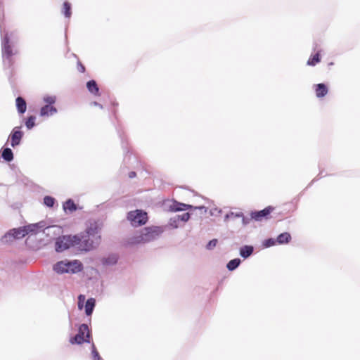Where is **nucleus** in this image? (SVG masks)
Listing matches in <instances>:
<instances>
[{
	"instance_id": "f257e3e1",
	"label": "nucleus",
	"mask_w": 360,
	"mask_h": 360,
	"mask_svg": "<svg viewBox=\"0 0 360 360\" xmlns=\"http://www.w3.org/2000/svg\"><path fill=\"white\" fill-rule=\"evenodd\" d=\"M77 242V248L82 251H90L101 243L98 227L96 224H91L85 232L75 235Z\"/></svg>"
},
{
	"instance_id": "f03ea898",
	"label": "nucleus",
	"mask_w": 360,
	"mask_h": 360,
	"mask_svg": "<svg viewBox=\"0 0 360 360\" xmlns=\"http://www.w3.org/2000/svg\"><path fill=\"white\" fill-rule=\"evenodd\" d=\"M163 231L161 226H153L146 227L131 238V243L139 244L150 242L158 238Z\"/></svg>"
},
{
	"instance_id": "7ed1b4c3",
	"label": "nucleus",
	"mask_w": 360,
	"mask_h": 360,
	"mask_svg": "<svg viewBox=\"0 0 360 360\" xmlns=\"http://www.w3.org/2000/svg\"><path fill=\"white\" fill-rule=\"evenodd\" d=\"M127 219L133 226H139L146 224L148 214L141 210L131 211L128 213Z\"/></svg>"
},
{
	"instance_id": "20e7f679",
	"label": "nucleus",
	"mask_w": 360,
	"mask_h": 360,
	"mask_svg": "<svg viewBox=\"0 0 360 360\" xmlns=\"http://www.w3.org/2000/svg\"><path fill=\"white\" fill-rule=\"evenodd\" d=\"M55 247L57 252H63L70 247H77L75 236H63L58 238Z\"/></svg>"
},
{
	"instance_id": "39448f33",
	"label": "nucleus",
	"mask_w": 360,
	"mask_h": 360,
	"mask_svg": "<svg viewBox=\"0 0 360 360\" xmlns=\"http://www.w3.org/2000/svg\"><path fill=\"white\" fill-rule=\"evenodd\" d=\"M36 229L37 225L35 224H30L18 229H13L10 230L5 237H13L14 239H20L25 237L29 233L34 232Z\"/></svg>"
},
{
	"instance_id": "423d86ee",
	"label": "nucleus",
	"mask_w": 360,
	"mask_h": 360,
	"mask_svg": "<svg viewBox=\"0 0 360 360\" xmlns=\"http://www.w3.org/2000/svg\"><path fill=\"white\" fill-rule=\"evenodd\" d=\"M90 332L86 324H82L78 330V333L70 338L71 344H82L84 342H89Z\"/></svg>"
},
{
	"instance_id": "0eeeda50",
	"label": "nucleus",
	"mask_w": 360,
	"mask_h": 360,
	"mask_svg": "<svg viewBox=\"0 0 360 360\" xmlns=\"http://www.w3.org/2000/svg\"><path fill=\"white\" fill-rule=\"evenodd\" d=\"M274 210L272 206H268L262 210L254 211L250 213V218L255 221H260L263 219H268L271 213Z\"/></svg>"
},
{
	"instance_id": "6e6552de",
	"label": "nucleus",
	"mask_w": 360,
	"mask_h": 360,
	"mask_svg": "<svg viewBox=\"0 0 360 360\" xmlns=\"http://www.w3.org/2000/svg\"><path fill=\"white\" fill-rule=\"evenodd\" d=\"M22 136L23 133L22 131H20V127H15L10 135L11 146L14 148L16 146L19 145L22 138Z\"/></svg>"
},
{
	"instance_id": "1a4fd4ad",
	"label": "nucleus",
	"mask_w": 360,
	"mask_h": 360,
	"mask_svg": "<svg viewBox=\"0 0 360 360\" xmlns=\"http://www.w3.org/2000/svg\"><path fill=\"white\" fill-rule=\"evenodd\" d=\"M83 266L80 261L74 260L71 262L67 261L68 273L75 274L82 270Z\"/></svg>"
},
{
	"instance_id": "9d476101",
	"label": "nucleus",
	"mask_w": 360,
	"mask_h": 360,
	"mask_svg": "<svg viewBox=\"0 0 360 360\" xmlns=\"http://www.w3.org/2000/svg\"><path fill=\"white\" fill-rule=\"evenodd\" d=\"M2 54L4 57H6L8 59L13 55L12 47L9 44V39L7 37L4 40Z\"/></svg>"
},
{
	"instance_id": "9b49d317",
	"label": "nucleus",
	"mask_w": 360,
	"mask_h": 360,
	"mask_svg": "<svg viewBox=\"0 0 360 360\" xmlns=\"http://www.w3.org/2000/svg\"><path fill=\"white\" fill-rule=\"evenodd\" d=\"M314 91L318 98H323L328 94V89L326 84L320 83L314 85Z\"/></svg>"
},
{
	"instance_id": "f8f14e48",
	"label": "nucleus",
	"mask_w": 360,
	"mask_h": 360,
	"mask_svg": "<svg viewBox=\"0 0 360 360\" xmlns=\"http://www.w3.org/2000/svg\"><path fill=\"white\" fill-rule=\"evenodd\" d=\"M56 112H57V110L55 107L50 105H46L41 108L40 115L43 116V117L44 116H49V115H53Z\"/></svg>"
},
{
	"instance_id": "ddd939ff",
	"label": "nucleus",
	"mask_w": 360,
	"mask_h": 360,
	"mask_svg": "<svg viewBox=\"0 0 360 360\" xmlns=\"http://www.w3.org/2000/svg\"><path fill=\"white\" fill-rule=\"evenodd\" d=\"M191 206L187 204L174 202L171 206H170V210L172 212H178V211H182V210H186L189 208H191Z\"/></svg>"
},
{
	"instance_id": "4468645a",
	"label": "nucleus",
	"mask_w": 360,
	"mask_h": 360,
	"mask_svg": "<svg viewBox=\"0 0 360 360\" xmlns=\"http://www.w3.org/2000/svg\"><path fill=\"white\" fill-rule=\"evenodd\" d=\"M53 270L58 274L68 273L67 261H60L57 262L53 266Z\"/></svg>"
},
{
	"instance_id": "2eb2a0df",
	"label": "nucleus",
	"mask_w": 360,
	"mask_h": 360,
	"mask_svg": "<svg viewBox=\"0 0 360 360\" xmlns=\"http://www.w3.org/2000/svg\"><path fill=\"white\" fill-rule=\"evenodd\" d=\"M16 107L19 113H24L27 109V104L25 99L22 97H18L15 100Z\"/></svg>"
},
{
	"instance_id": "dca6fc26",
	"label": "nucleus",
	"mask_w": 360,
	"mask_h": 360,
	"mask_svg": "<svg viewBox=\"0 0 360 360\" xmlns=\"http://www.w3.org/2000/svg\"><path fill=\"white\" fill-rule=\"evenodd\" d=\"M86 87L89 91L95 96H99V89L94 80H90L86 83Z\"/></svg>"
},
{
	"instance_id": "f3484780",
	"label": "nucleus",
	"mask_w": 360,
	"mask_h": 360,
	"mask_svg": "<svg viewBox=\"0 0 360 360\" xmlns=\"http://www.w3.org/2000/svg\"><path fill=\"white\" fill-rule=\"evenodd\" d=\"M95 300L94 298H90L87 300L85 304V312L87 316L91 315L94 308L95 307Z\"/></svg>"
},
{
	"instance_id": "a211bd4d",
	"label": "nucleus",
	"mask_w": 360,
	"mask_h": 360,
	"mask_svg": "<svg viewBox=\"0 0 360 360\" xmlns=\"http://www.w3.org/2000/svg\"><path fill=\"white\" fill-rule=\"evenodd\" d=\"M63 209L65 212H72L77 210V205L72 200L69 199L63 204Z\"/></svg>"
},
{
	"instance_id": "6ab92c4d",
	"label": "nucleus",
	"mask_w": 360,
	"mask_h": 360,
	"mask_svg": "<svg viewBox=\"0 0 360 360\" xmlns=\"http://www.w3.org/2000/svg\"><path fill=\"white\" fill-rule=\"evenodd\" d=\"M253 247L250 245H245L242 247L240 250V255L243 258H247L251 255L253 252Z\"/></svg>"
},
{
	"instance_id": "aec40b11",
	"label": "nucleus",
	"mask_w": 360,
	"mask_h": 360,
	"mask_svg": "<svg viewBox=\"0 0 360 360\" xmlns=\"http://www.w3.org/2000/svg\"><path fill=\"white\" fill-rule=\"evenodd\" d=\"M291 240V236L290 233L285 232L283 233H281L276 239V242L278 244H284L288 243Z\"/></svg>"
},
{
	"instance_id": "412c9836",
	"label": "nucleus",
	"mask_w": 360,
	"mask_h": 360,
	"mask_svg": "<svg viewBox=\"0 0 360 360\" xmlns=\"http://www.w3.org/2000/svg\"><path fill=\"white\" fill-rule=\"evenodd\" d=\"M1 156L7 162H10L13 159V152L8 148L4 149Z\"/></svg>"
},
{
	"instance_id": "4be33fe9",
	"label": "nucleus",
	"mask_w": 360,
	"mask_h": 360,
	"mask_svg": "<svg viewBox=\"0 0 360 360\" xmlns=\"http://www.w3.org/2000/svg\"><path fill=\"white\" fill-rule=\"evenodd\" d=\"M190 219V214L188 212L184 213L180 215H176L173 218L174 222H179V221H181L183 222H186Z\"/></svg>"
},
{
	"instance_id": "5701e85b",
	"label": "nucleus",
	"mask_w": 360,
	"mask_h": 360,
	"mask_svg": "<svg viewBox=\"0 0 360 360\" xmlns=\"http://www.w3.org/2000/svg\"><path fill=\"white\" fill-rule=\"evenodd\" d=\"M321 60L319 53H316V54L311 56L307 61V65L311 66L316 65Z\"/></svg>"
},
{
	"instance_id": "b1692460",
	"label": "nucleus",
	"mask_w": 360,
	"mask_h": 360,
	"mask_svg": "<svg viewBox=\"0 0 360 360\" xmlns=\"http://www.w3.org/2000/svg\"><path fill=\"white\" fill-rule=\"evenodd\" d=\"M240 264V259H238V258L233 259L229 262V263L226 265V267L229 271H233L239 266Z\"/></svg>"
},
{
	"instance_id": "393cba45",
	"label": "nucleus",
	"mask_w": 360,
	"mask_h": 360,
	"mask_svg": "<svg viewBox=\"0 0 360 360\" xmlns=\"http://www.w3.org/2000/svg\"><path fill=\"white\" fill-rule=\"evenodd\" d=\"M63 12L66 18L71 16V4L68 1H65L63 5Z\"/></svg>"
},
{
	"instance_id": "a878e982",
	"label": "nucleus",
	"mask_w": 360,
	"mask_h": 360,
	"mask_svg": "<svg viewBox=\"0 0 360 360\" xmlns=\"http://www.w3.org/2000/svg\"><path fill=\"white\" fill-rule=\"evenodd\" d=\"M35 117L34 116H30L26 122L25 125L28 129H31L34 125H35Z\"/></svg>"
},
{
	"instance_id": "bb28decb",
	"label": "nucleus",
	"mask_w": 360,
	"mask_h": 360,
	"mask_svg": "<svg viewBox=\"0 0 360 360\" xmlns=\"http://www.w3.org/2000/svg\"><path fill=\"white\" fill-rule=\"evenodd\" d=\"M44 203L46 206L52 207L55 203V199L51 196H45L44 198Z\"/></svg>"
},
{
	"instance_id": "cd10ccee",
	"label": "nucleus",
	"mask_w": 360,
	"mask_h": 360,
	"mask_svg": "<svg viewBox=\"0 0 360 360\" xmlns=\"http://www.w3.org/2000/svg\"><path fill=\"white\" fill-rule=\"evenodd\" d=\"M44 101L47 105H51L56 102V98L53 96H47L44 98Z\"/></svg>"
},
{
	"instance_id": "c85d7f7f",
	"label": "nucleus",
	"mask_w": 360,
	"mask_h": 360,
	"mask_svg": "<svg viewBox=\"0 0 360 360\" xmlns=\"http://www.w3.org/2000/svg\"><path fill=\"white\" fill-rule=\"evenodd\" d=\"M276 240H274V239H273V238H269V239H268V240H266L264 241V245H265L266 247H271V246L274 245L276 244Z\"/></svg>"
},
{
	"instance_id": "c756f323",
	"label": "nucleus",
	"mask_w": 360,
	"mask_h": 360,
	"mask_svg": "<svg viewBox=\"0 0 360 360\" xmlns=\"http://www.w3.org/2000/svg\"><path fill=\"white\" fill-rule=\"evenodd\" d=\"M217 243V239H213L209 242V243L207 245V249H212V248L215 247Z\"/></svg>"
},
{
	"instance_id": "7c9ffc66",
	"label": "nucleus",
	"mask_w": 360,
	"mask_h": 360,
	"mask_svg": "<svg viewBox=\"0 0 360 360\" xmlns=\"http://www.w3.org/2000/svg\"><path fill=\"white\" fill-rule=\"evenodd\" d=\"M227 217H243H243V214L242 212H238V213H233V212H230L229 214H228L226 215Z\"/></svg>"
},
{
	"instance_id": "2f4dec72",
	"label": "nucleus",
	"mask_w": 360,
	"mask_h": 360,
	"mask_svg": "<svg viewBox=\"0 0 360 360\" xmlns=\"http://www.w3.org/2000/svg\"><path fill=\"white\" fill-rule=\"evenodd\" d=\"M93 356L94 360H101V357L99 356L98 352L96 350V349L94 347L93 350Z\"/></svg>"
},
{
	"instance_id": "473e14b6",
	"label": "nucleus",
	"mask_w": 360,
	"mask_h": 360,
	"mask_svg": "<svg viewBox=\"0 0 360 360\" xmlns=\"http://www.w3.org/2000/svg\"><path fill=\"white\" fill-rule=\"evenodd\" d=\"M136 176V172H130L129 173V177L130 179L134 178Z\"/></svg>"
},
{
	"instance_id": "72a5a7b5",
	"label": "nucleus",
	"mask_w": 360,
	"mask_h": 360,
	"mask_svg": "<svg viewBox=\"0 0 360 360\" xmlns=\"http://www.w3.org/2000/svg\"><path fill=\"white\" fill-rule=\"evenodd\" d=\"M79 299V302H83L85 300V296L84 295H80L78 297Z\"/></svg>"
},
{
	"instance_id": "f704fd0d",
	"label": "nucleus",
	"mask_w": 360,
	"mask_h": 360,
	"mask_svg": "<svg viewBox=\"0 0 360 360\" xmlns=\"http://www.w3.org/2000/svg\"><path fill=\"white\" fill-rule=\"evenodd\" d=\"M79 70L81 72H84L85 71V68L84 65H82V64H80L79 65Z\"/></svg>"
},
{
	"instance_id": "c9c22d12",
	"label": "nucleus",
	"mask_w": 360,
	"mask_h": 360,
	"mask_svg": "<svg viewBox=\"0 0 360 360\" xmlns=\"http://www.w3.org/2000/svg\"><path fill=\"white\" fill-rule=\"evenodd\" d=\"M78 307L80 309H82V307H83L82 302H78Z\"/></svg>"
},
{
	"instance_id": "e433bc0d",
	"label": "nucleus",
	"mask_w": 360,
	"mask_h": 360,
	"mask_svg": "<svg viewBox=\"0 0 360 360\" xmlns=\"http://www.w3.org/2000/svg\"><path fill=\"white\" fill-rule=\"evenodd\" d=\"M101 360H103V359H101Z\"/></svg>"
}]
</instances>
